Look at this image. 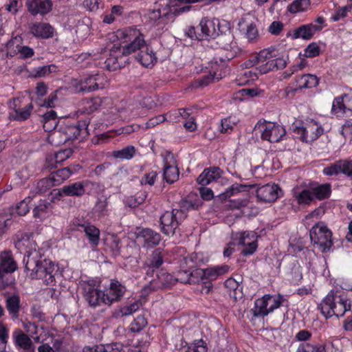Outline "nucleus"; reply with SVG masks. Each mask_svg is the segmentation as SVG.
Returning a JSON list of instances; mask_svg holds the SVG:
<instances>
[{
	"mask_svg": "<svg viewBox=\"0 0 352 352\" xmlns=\"http://www.w3.org/2000/svg\"><path fill=\"white\" fill-rule=\"evenodd\" d=\"M42 252H33L32 257L25 265V269L30 272L31 278L42 279L46 285H53L56 282V277L59 274L58 267L52 261L42 258Z\"/></svg>",
	"mask_w": 352,
	"mask_h": 352,
	"instance_id": "nucleus-1",
	"label": "nucleus"
},
{
	"mask_svg": "<svg viewBox=\"0 0 352 352\" xmlns=\"http://www.w3.org/2000/svg\"><path fill=\"white\" fill-rule=\"evenodd\" d=\"M351 301L346 294L334 289H331L318 305V309L326 319L333 316L342 317L351 310Z\"/></svg>",
	"mask_w": 352,
	"mask_h": 352,
	"instance_id": "nucleus-2",
	"label": "nucleus"
},
{
	"mask_svg": "<svg viewBox=\"0 0 352 352\" xmlns=\"http://www.w3.org/2000/svg\"><path fill=\"white\" fill-rule=\"evenodd\" d=\"M82 297L91 308L96 309L102 305L107 306L104 290L99 288L97 282L94 279L80 280L78 285Z\"/></svg>",
	"mask_w": 352,
	"mask_h": 352,
	"instance_id": "nucleus-3",
	"label": "nucleus"
},
{
	"mask_svg": "<svg viewBox=\"0 0 352 352\" xmlns=\"http://www.w3.org/2000/svg\"><path fill=\"white\" fill-rule=\"evenodd\" d=\"M116 36L118 39L122 40L123 43H128L122 46V56H129L138 50L140 51L142 47H144L145 40L144 36L138 30L131 28L119 30L117 31Z\"/></svg>",
	"mask_w": 352,
	"mask_h": 352,
	"instance_id": "nucleus-4",
	"label": "nucleus"
},
{
	"mask_svg": "<svg viewBox=\"0 0 352 352\" xmlns=\"http://www.w3.org/2000/svg\"><path fill=\"white\" fill-rule=\"evenodd\" d=\"M311 241L315 248L326 253L333 246L332 232L324 222H318L309 232Z\"/></svg>",
	"mask_w": 352,
	"mask_h": 352,
	"instance_id": "nucleus-5",
	"label": "nucleus"
},
{
	"mask_svg": "<svg viewBox=\"0 0 352 352\" xmlns=\"http://www.w3.org/2000/svg\"><path fill=\"white\" fill-rule=\"evenodd\" d=\"M17 269V263L10 251L0 253V289L14 285L15 278L12 274Z\"/></svg>",
	"mask_w": 352,
	"mask_h": 352,
	"instance_id": "nucleus-6",
	"label": "nucleus"
},
{
	"mask_svg": "<svg viewBox=\"0 0 352 352\" xmlns=\"http://www.w3.org/2000/svg\"><path fill=\"white\" fill-rule=\"evenodd\" d=\"M292 131L298 135L303 142H312L324 133V129L318 122L311 120L305 124L302 123H294Z\"/></svg>",
	"mask_w": 352,
	"mask_h": 352,
	"instance_id": "nucleus-7",
	"label": "nucleus"
},
{
	"mask_svg": "<svg viewBox=\"0 0 352 352\" xmlns=\"http://www.w3.org/2000/svg\"><path fill=\"white\" fill-rule=\"evenodd\" d=\"M32 234L28 233H19L16 236L14 241L15 248L24 254L23 262L26 265L27 261L32 258L33 252L37 253L42 252V250L38 248L35 241L31 239Z\"/></svg>",
	"mask_w": 352,
	"mask_h": 352,
	"instance_id": "nucleus-8",
	"label": "nucleus"
},
{
	"mask_svg": "<svg viewBox=\"0 0 352 352\" xmlns=\"http://www.w3.org/2000/svg\"><path fill=\"white\" fill-rule=\"evenodd\" d=\"M89 122L83 120H79L76 124L67 123L61 125L59 131L65 135V141L74 140L82 137V138L88 135L87 128Z\"/></svg>",
	"mask_w": 352,
	"mask_h": 352,
	"instance_id": "nucleus-9",
	"label": "nucleus"
},
{
	"mask_svg": "<svg viewBox=\"0 0 352 352\" xmlns=\"http://www.w3.org/2000/svg\"><path fill=\"white\" fill-rule=\"evenodd\" d=\"M177 209H173L172 211L165 212L160 217L161 230L166 234H174L176 229L182 221L186 218L185 215H179Z\"/></svg>",
	"mask_w": 352,
	"mask_h": 352,
	"instance_id": "nucleus-10",
	"label": "nucleus"
},
{
	"mask_svg": "<svg viewBox=\"0 0 352 352\" xmlns=\"http://www.w3.org/2000/svg\"><path fill=\"white\" fill-rule=\"evenodd\" d=\"M257 234L254 231H245L236 233L234 238V243L244 246L241 251L243 256L251 255L256 250Z\"/></svg>",
	"mask_w": 352,
	"mask_h": 352,
	"instance_id": "nucleus-11",
	"label": "nucleus"
},
{
	"mask_svg": "<svg viewBox=\"0 0 352 352\" xmlns=\"http://www.w3.org/2000/svg\"><path fill=\"white\" fill-rule=\"evenodd\" d=\"M156 278L150 280L149 284L143 287L142 293L144 294H148L158 289L170 287L177 283L175 276L165 271H161L159 274H156Z\"/></svg>",
	"mask_w": 352,
	"mask_h": 352,
	"instance_id": "nucleus-12",
	"label": "nucleus"
},
{
	"mask_svg": "<svg viewBox=\"0 0 352 352\" xmlns=\"http://www.w3.org/2000/svg\"><path fill=\"white\" fill-rule=\"evenodd\" d=\"M192 8V6H179L175 0H168L164 9L166 12L163 13L162 25L173 23L178 16L184 13L188 12Z\"/></svg>",
	"mask_w": 352,
	"mask_h": 352,
	"instance_id": "nucleus-13",
	"label": "nucleus"
},
{
	"mask_svg": "<svg viewBox=\"0 0 352 352\" xmlns=\"http://www.w3.org/2000/svg\"><path fill=\"white\" fill-rule=\"evenodd\" d=\"M281 192L277 184H267L256 189V197L259 201L273 203L277 200Z\"/></svg>",
	"mask_w": 352,
	"mask_h": 352,
	"instance_id": "nucleus-14",
	"label": "nucleus"
},
{
	"mask_svg": "<svg viewBox=\"0 0 352 352\" xmlns=\"http://www.w3.org/2000/svg\"><path fill=\"white\" fill-rule=\"evenodd\" d=\"M218 35L215 36L217 43L222 48L229 50L232 48V44L234 41V36L232 32L230 24L223 21V23L217 21Z\"/></svg>",
	"mask_w": 352,
	"mask_h": 352,
	"instance_id": "nucleus-15",
	"label": "nucleus"
},
{
	"mask_svg": "<svg viewBox=\"0 0 352 352\" xmlns=\"http://www.w3.org/2000/svg\"><path fill=\"white\" fill-rule=\"evenodd\" d=\"M126 291V287L118 280L112 279L108 287L104 290L107 306L120 300Z\"/></svg>",
	"mask_w": 352,
	"mask_h": 352,
	"instance_id": "nucleus-16",
	"label": "nucleus"
},
{
	"mask_svg": "<svg viewBox=\"0 0 352 352\" xmlns=\"http://www.w3.org/2000/svg\"><path fill=\"white\" fill-rule=\"evenodd\" d=\"M229 268L227 265H217L206 269H196L195 274L201 280L212 281L226 274Z\"/></svg>",
	"mask_w": 352,
	"mask_h": 352,
	"instance_id": "nucleus-17",
	"label": "nucleus"
},
{
	"mask_svg": "<svg viewBox=\"0 0 352 352\" xmlns=\"http://www.w3.org/2000/svg\"><path fill=\"white\" fill-rule=\"evenodd\" d=\"M323 174L331 176L333 175L343 174L346 176H352V160H340L324 168Z\"/></svg>",
	"mask_w": 352,
	"mask_h": 352,
	"instance_id": "nucleus-18",
	"label": "nucleus"
},
{
	"mask_svg": "<svg viewBox=\"0 0 352 352\" xmlns=\"http://www.w3.org/2000/svg\"><path fill=\"white\" fill-rule=\"evenodd\" d=\"M286 134L284 127L274 122H268L264 125L261 133V138L270 142H278Z\"/></svg>",
	"mask_w": 352,
	"mask_h": 352,
	"instance_id": "nucleus-19",
	"label": "nucleus"
},
{
	"mask_svg": "<svg viewBox=\"0 0 352 352\" xmlns=\"http://www.w3.org/2000/svg\"><path fill=\"white\" fill-rule=\"evenodd\" d=\"M137 239L143 248H152L158 245L161 241V235L150 229L142 228L137 233Z\"/></svg>",
	"mask_w": 352,
	"mask_h": 352,
	"instance_id": "nucleus-20",
	"label": "nucleus"
},
{
	"mask_svg": "<svg viewBox=\"0 0 352 352\" xmlns=\"http://www.w3.org/2000/svg\"><path fill=\"white\" fill-rule=\"evenodd\" d=\"M25 6L34 16L38 14L44 16L52 10V0H26Z\"/></svg>",
	"mask_w": 352,
	"mask_h": 352,
	"instance_id": "nucleus-21",
	"label": "nucleus"
},
{
	"mask_svg": "<svg viewBox=\"0 0 352 352\" xmlns=\"http://www.w3.org/2000/svg\"><path fill=\"white\" fill-rule=\"evenodd\" d=\"M15 348L19 352H34V346L30 337L20 329L12 333Z\"/></svg>",
	"mask_w": 352,
	"mask_h": 352,
	"instance_id": "nucleus-22",
	"label": "nucleus"
},
{
	"mask_svg": "<svg viewBox=\"0 0 352 352\" xmlns=\"http://www.w3.org/2000/svg\"><path fill=\"white\" fill-rule=\"evenodd\" d=\"M74 224L76 225L79 229L82 228L83 230L88 239L89 243L92 248H95L98 246L100 239V231L97 227L89 222H84L82 223L74 222Z\"/></svg>",
	"mask_w": 352,
	"mask_h": 352,
	"instance_id": "nucleus-23",
	"label": "nucleus"
},
{
	"mask_svg": "<svg viewBox=\"0 0 352 352\" xmlns=\"http://www.w3.org/2000/svg\"><path fill=\"white\" fill-rule=\"evenodd\" d=\"M314 201L328 199L331 194V186L329 184H320L316 182L309 183Z\"/></svg>",
	"mask_w": 352,
	"mask_h": 352,
	"instance_id": "nucleus-24",
	"label": "nucleus"
},
{
	"mask_svg": "<svg viewBox=\"0 0 352 352\" xmlns=\"http://www.w3.org/2000/svg\"><path fill=\"white\" fill-rule=\"evenodd\" d=\"M102 79L103 76L98 74L85 77L80 80V90L85 92H91L102 88L103 85L102 82H100Z\"/></svg>",
	"mask_w": 352,
	"mask_h": 352,
	"instance_id": "nucleus-25",
	"label": "nucleus"
},
{
	"mask_svg": "<svg viewBox=\"0 0 352 352\" xmlns=\"http://www.w3.org/2000/svg\"><path fill=\"white\" fill-rule=\"evenodd\" d=\"M201 199L196 195H188L187 197L182 199L179 204V209H177L179 215H186V212L190 210H197L202 206Z\"/></svg>",
	"mask_w": 352,
	"mask_h": 352,
	"instance_id": "nucleus-26",
	"label": "nucleus"
},
{
	"mask_svg": "<svg viewBox=\"0 0 352 352\" xmlns=\"http://www.w3.org/2000/svg\"><path fill=\"white\" fill-rule=\"evenodd\" d=\"M300 188L301 187L296 186L292 190L294 197L299 205H309L314 201L309 184H305L304 188Z\"/></svg>",
	"mask_w": 352,
	"mask_h": 352,
	"instance_id": "nucleus-27",
	"label": "nucleus"
},
{
	"mask_svg": "<svg viewBox=\"0 0 352 352\" xmlns=\"http://www.w3.org/2000/svg\"><path fill=\"white\" fill-rule=\"evenodd\" d=\"M217 21L219 20L211 21L207 18H203L199 23L201 31V37L215 39V36L218 35L217 33L218 32Z\"/></svg>",
	"mask_w": 352,
	"mask_h": 352,
	"instance_id": "nucleus-28",
	"label": "nucleus"
},
{
	"mask_svg": "<svg viewBox=\"0 0 352 352\" xmlns=\"http://www.w3.org/2000/svg\"><path fill=\"white\" fill-rule=\"evenodd\" d=\"M30 32L36 37L49 38L53 36L54 28L49 23H35L30 27Z\"/></svg>",
	"mask_w": 352,
	"mask_h": 352,
	"instance_id": "nucleus-29",
	"label": "nucleus"
},
{
	"mask_svg": "<svg viewBox=\"0 0 352 352\" xmlns=\"http://www.w3.org/2000/svg\"><path fill=\"white\" fill-rule=\"evenodd\" d=\"M322 28L312 23L302 25L294 30L292 37V39L301 38L304 40H309L314 36L316 31H319Z\"/></svg>",
	"mask_w": 352,
	"mask_h": 352,
	"instance_id": "nucleus-30",
	"label": "nucleus"
},
{
	"mask_svg": "<svg viewBox=\"0 0 352 352\" xmlns=\"http://www.w3.org/2000/svg\"><path fill=\"white\" fill-rule=\"evenodd\" d=\"M135 59L144 67H151L157 63V57L151 47H145L135 56Z\"/></svg>",
	"mask_w": 352,
	"mask_h": 352,
	"instance_id": "nucleus-31",
	"label": "nucleus"
},
{
	"mask_svg": "<svg viewBox=\"0 0 352 352\" xmlns=\"http://www.w3.org/2000/svg\"><path fill=\"white\" fill-rule=\"evenodd\" d=\"M270 294H265L254 301V307L252 309L253 316L255 318L265 317L270 314L267 298Z\"/></svg>",
	"mask_w": 352,
	"mask_h": 352,
	"instance_id": "nucleus-32",
	"label": "nucleus"
},
{
	"mask_svg": "<svg viewBox=\"0 0 352 352\" xmlns=\"http://www.w3.org/2000/svg\"><path fill=\"white\" fill-rule=\"evenodd\" d=\"M122 349L123 344L116 342L93 346H86L83 348V352H121Z\"/></svg>",
	"mask_w": 352,
	"mask_h": 352,
	"instance_id": "nucleus-33",
	"label": "nucleus"
},
{
	"mask_svg": "<svg viewBox=\"0 0 352 352\" xmlns=\"http://www.w3.org/2000/svg\"><path fill=\"white\" fill-rule=\"evenodd\" d=\"M286 274L294 285H298L300 282L302 278V267L298 261H294L288 264Z\"/></svg>",
	"mask_w": 352,
	"mask_h": 352,
	"instance_id": "nucleus-34",
	"label": "nucleus"
},
{
	"mask_svg": "<svg viewBox=\"0 0 352 352\" xmlns=\"http://www.w3.org/2000/svg\"><path fill=\"white\" fill-rule=\"evenodd\" d=\"M6 307L12 318H17L21 307L19 296L16 294L8 296L6 299Z\"/></svg>",
	"mask_w": 352,
	"mask_h": 352,
	"instance_id": "nucleus-35",
	"label": "nucleus"
},
{
	"mask_svg": "<svg viewBox=\"0 0 352 352\" xmlns=\"http://www.w3.org/2000/svg\"><path fill=\"white\" fill-rule=\"evenodd\" d=\"M163 176H179V170L174 156L168 153L164 158Z\"/></svg>",
	"mask_w": 352,
	"mask_h": 352,
	"instance_id": "nucleus-36",
	"label": "nucleus"
},
{
	"mask_svg": "<svg viewBox=\"0 0 352 352\" xmlns=\"http://www.w3.org/2000/svg\"><path fill=\"white\" fill-rule=\"evenodd\" d=\"M65 177H60L56 179L55 177H43L38 180L36 186L38 193H45L52 187L60 184Z\"/></svg>",
	"mask_w": 352,
	"mask_h": 352,
	"instance_id": "nucleus-37",
	"label": "nucleus"
},
{
	"mask_svg": "<svg viewBox=\"0 0 352 352\" xmlns=\"http://www.w3.org/2000/svg\"><path fill=\"white\" fill-rule=\"evenodd\" d=\"M298 87L295 88L293 91L298 89H309L316 87L318 84V79L316 76L312 74H304L296 78Z\"/></svg>",
	"mask_w": 352,
	"mask_h": 352,
	"instance_id": "nucleus-38",
	"label": "nucleus"
},
{
	"mask_svg": "<svg viewBox=\"0 0 352 352\" xmlns=\"http://www.w3.org/2000/svg\"><path fill=\"white\" fill-rule=\"evenodd\" d=\"M181 352H206L207 344L202 339L195 340L190 343L182 342Z\"/></svg>",
	"mask_w": 352,
	"mask_h": 352,
	"instance_id": "nucleus-39",
	"label": "nucleus"
},
{
	"mask_svg": "<svg viewBox=\"0 0 352 352\" xmlns=\"http://www.w3.org/2000/svg\"><path fill=\"white\" fill-rule=\"evenodd\" d=\"M208 260V256L203 252H194L184 258L185 263L188 265L190 268L201 266L206 263Z\"/></svg>",
	"mask_w": 352,
	"mask_h": 352,
	"instance_id": "nucleus-40",
	"label": "nucleus"
},
{
	"mask_svg": "<svg viewBox=\"0 0 352 352\" xmlns=\"http://www.w3.org/2000/svg\"><path fill=\"white\" fill-rule=\"evenodd\" d=\"M175 277L177 283L179 282L184 284H192L199 281L198 276L195 274V270L193 271L189 270L178 271Z\"/></svg>",
	"mask_w": 352,
	"mask_h": 352,
	"instance_id": "nucleus-41",
	"label": "nucleus"
},
{
	"mask_svg": "<svg viewBox=\"0 0 352 352\" xmlns=\"http://www.w3.org/2000/svg\"><path fill=\"white\" fill-rule=\"evenodd\" d=\"M102 103V100L100 97H95L89 99H85L82 101V107L80 111L82 113L91 114L98 110Z\"/></svg>",
	"mask_w": 352,
	"mask_h": 352,
	"instance_id": "nucleus-42",
	"label": "nucleus"
},
{
	"mask_svg": "<svg viewBox=\"0 0 352 352\" xmlns=\"http://www.w3.org/2000/svg\"><path fill=\"white\" fill-rule=\"evenodd\" d=\"M52 208L51 202L45 199H41L33 209L34 217L37 219L45 218L52 211Z\"/></svg>",
	"mask_w": 352,
	"mask_h": 352,
	"instance_id": "nucleus-43",
	"label": "nucleus"
},
{
	"mask_svg": "<svg viewBox=\"0 0 352 352\" xmlns=\"http://www.w3.org/2000/svg\"><path fill=\"white\" fill-rule=\"evenodd\" d=\"M136 151L137 149L134 146L128 145L120 150L113 151L111 155L116 159L129 160L134 157Z\"/></svg>",
	"mask_w": 352,
	"mask_h": 352,
	"instance_id": "nucleus-44",
	"label": "nucleus"
},
{
	"mask_svg": "<svg viewBox=\"0 0 352 352\" xmlns=\"http://www.w3.org/2000/svg\"><path fill=\"white\" fill-rule=\"evenodd\" d=\"M255 186L250 184H234L227 189L221 195L223 198H229L240 192H248L251 188Z\"/></svg>",
	"mask_w": 352,
	"mask_h": 352,
	"instance_id": "nucleus-45",
	"label": "nucleus"
},
{
	"mask_svg": "<svg viewBox=\"0 0 352 352\" xmlns=\"http://www.w3.org/2000/svg\"><path fill=\"white\" fill-rule=\"evenodd\" d=\"M140 308V303L138 302H133L129 305H125L116 309L113 314L115 318H120L127 316L137 311Z\"/></svg>",
	"mask_w": 352,
	"mask_h": 352,
	"instance_id": "nucleus-46",
	"label": "nucleus"
},
{
	"mask_svg": "<svg viewBox=\"0 0 352 352\" xmlns=\"http://www.w3.org/2000/svg\"><path fill=\"white\" fill-rule=\"evenodd\" d=\"M33 109V104L29 103L24 108H19L15 112L10 113V118L17 121H24L28 120Z\"/></svg>",
	"mask_w": 352,
	"mask_h": 352,
	"instance_id": "nucleus-47",
	"label": "nucleus"
},
{
	"mask_svg": "<svg viewBox=\"0 0 352 352\" xmlns=\"http://www.w3.org/2000/svg\"><path fill=\"white\" fill-rule=\"evenodd\" d=\"M162 16L161 10L157 9L148 10L144 16L149 25L155 27L162 25Z\"/></svg>",
	"mask_w": 352,
	"mask_h": 352,
	"instance_id": "nucleus-48",
	"label": "nucleus"
},
{
	"mask_svg": "<svg viewBox=\"0 0 352 352\" xmlns=\"http://www.w3.org/2000/svg\"><path fill=\"white\" fill-rule=\"evenodd\" d=\"M63 194L67 196H81L85 192L84 186L81 182H76L62 188Z\"/></svg>",
	"mask_w": 352,
	"mask_h": 352,
	"instance_id": "nucleus-49",
	"label": "nucleus"
},
{
	"mask_svg": "<svg viewBox=\"0 0 352 352\" xmlns=\"http://www.w3.org/2000/svg\"><path fill=\"white\" fill-rule=\"evenodd\" d=\"M267 301L270 314L274 312V310L279 308L281 305H283L284 302H287V299L280 294L278 295L270 294Z\"/></svg>",
	"mask_w": 352,
	"mask_h": 352,
	"instance_id": "nucleus-50",
	"label": "nucleus"
},
{
	"mask_svg": "<svg viewBox=\"0 0 352 352\" xmlns=\"http://www.w3.org/2000/svg\"><path fill=\"white\" fill-rule=\"evenodd\" d=\"M310 3V0H295L287 7V10L292 14L305 12L309 7Z\"/></svg>",
	"mask_w": 352,
	"mask_h": 352,
	"instance_id": "nucleus-51",
	"label": "nucleus"
},
{
	"mask_svg": "<svg viewBox=\"0 0 352 352\" xmlns=\"http://www.w3.org/2000/svg\"><path fill=\"white\" fill-rule=\"evenodd\" d=\"M276 50L274 47H270L267 49H265L261 50L257 56L255 57V59L253 60L255 63H261L266 61L268 59L275 58L278 56L276 53Z\"/></svg>",
	"mask_w": 352,
	"mask_h": 352,
	"instance_id": "nucleus-52",
	"label": "nucleus"
},
{
	"mask_svg": "<svg viewBox=\"0 0 352 352\" xmlns=\"http://www.w3.org/2000/svg\"><path fill=\"white\" fill-rule=\"evenodd\" d=\"M56 70V66L54 65L40 66L32 69L31 76L34 78H41L52 72H55Z\"/></svg>",
	"mask_w": 352,
	"mask_h": 352,
	"instance_id": "nucleus-53",
	"label": "nucleus"
},
{
	"mask_svg": "<svg viewBox=\"0 0 352 352\" xmlns=\"http://www.w3.org/2000/svg\"><path fill=\"white\" fill-rule=\"evenodd\" d=\"M108 202L107 199L104 197H101L98 199L93 210L95 214L98 217H104L108 214L107 209Z\"/></svg>",
	"mask_w": 352,
	"mask_h": 352,
	"instance_id": "nucleus-54",
	"label": "nucleus"
},
{
	"mask_svg": "<svg viewBox=\"0 0 352 352\" xmlns=\"http://www.w3.org/2000/svg\"><path fill=\"white\" fill-rule=\"evenodd\" d=\"M296 352H326L324 345L303 342L299 344Z\"/></svg>",
	"mask_w": 352,
	"mask_h": 352,
	"instance_id": "nucleus-55",
	"label": "nucleus"
},
{
	"mask_svg": "<svg viewBox=\"0 0 352 352\" xmlns=\"http://www.w3.org/2000/svg\"><path fill=\"white\" fill-rule=\"evenodd\" d=\"M344 102L345 95L343 96L336 98L332 104V113L337 115L338 116H340L344 114V108H346V107H344Z\"/></svg>",
	"mask_w": 352,
	"mask_h": 352,
	"instance_id": "nucleus-56",
	"label": "nucleus"
},
{
	"mask_svg": "<svg viewBox=\"0 0 352 352\" xmlns=\"http://www.w3.org/2000/svg\"><path fill=\"white\" fill-rule=\"evenodd\" d=\"M122 56L119 57L117 55L110 54L109 57L104 62L106 69L109 71H116L120 69L122 67V63L119 62V58H121Z\"/></svg>",
	"mask_w": 352,
	"mask_h": 352,
	"instance_id": "nucleus-57",
	"label": "nucleus"
},
{
	"mask_svg": "<svg viewBox=\"0 0 352 352\" xmlns=\"http://www.w3.org/2000/svg\"><path fill=\"white\" fill-rule=\"evenodd\" d=\"M23 324L25 331L32 337L34 341L36 342H40V337L34 336L37 335L39 333L40 329H42V328H40L34 322H31L30 321H25L23 322Z\"/></svg>",
	"mask_w": 352,
	"mask_h": 352,
	"instance_id": "nucleus-58",
	"label": "nucleus"
},
{
	"mask_svg": "<svg viewBox=\"0 0 352 352\" xmlns=\"http://www.w3.org/2000/svg\"><path fill=\"white\" fill-rule=\"evenodd\" d=\"M236 124L231 117L225 118L221 120L219 130L221 133H230Z\"/></svg>",
	"mask_w": 352,
	"mask_h": 352,
	"instance_id": "nucleus-59",
	"label": "nucleus"
},
{
	"mask_svg": "<svg viewBox=\"0 0 352 352\" xmlns=\"http://www.w3.org/2000/svg\"><path fill=\"white\" fill-rule=\"evenodd\" d=\"M79 165L74 166H67L63 168H59L56 170L52 172L48 176H70L72 174L77 173V169H80Z\"/></svg>",
	"mask_w": 352,
	"mask_h": 352,
	"instance_id": "nucleus-60",
	"label": "nucleus"
},
{
	"mask_svg": "<svg viewBox=\"0 0 352 352\" xmlns=\"http://www.w3.org/2000/svg\"><path fill=\"white\" fill-rule=\"evenodd\" d=\"M146 197V192H140L134 197L127 199L126 202L130 208H136L143 204Z\"/></svg>",
	"mask_w": 352,
	"mask_h": 352,
	"instance_id": "nucleus-61",
	"label": "nucleus"
},
{
	"mask_svg": "<svg viewBox=\"0 0 352 352\" xmlns=\"http://www.w3.org/2000/svg\"><path fill=\"white\" fill-rule=\"evenodd\" d=\"M163 262L164 260L162 252L159 250H155L153 252L148 264L151 266V267L158 269L162 265Z\"/></svg>",
	"mask_w": 352,
	"mask_h": 352,
	"instance_id": "nucleus-62",
	"label": "nucleus"
},
{
	"mask_svg": "<svg viewBox=\"0 0 352 352\" xmlns=\"http://www.w3.org/2000/svg\"><path fill=\"white\" fill-rule=\"evenodd\" d=\"M147 321L142 316H138L130 325V329L132 332L140 331L146 325Z\"/></svg>",
	"mask_w": 352,
	"mask_h": 352,
	"instance_id": "nucleus-63",
	"label": "nucleus"
},
{
	"mask_svg": "<svg viewBox=\"0 0 352 352\" xmlns=\"http://www.w3.org/2000/svg\"><path fill=\"white\" fill-rule=\"evenodd\" d=\"M320 49L317 43H311L304 51L305 56L307 58H314L320 54Z\"/></svg>",
	"mask_w": 352,
	"mask_h": 352,
	"instance_id": "nucleus-64",
	"label": "nucleus"
}]
</instances>
